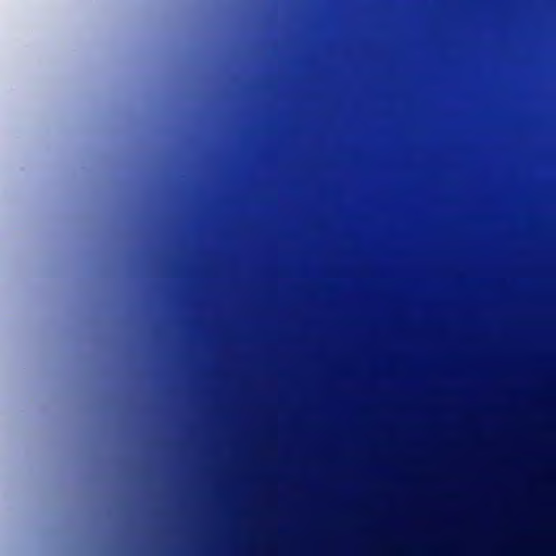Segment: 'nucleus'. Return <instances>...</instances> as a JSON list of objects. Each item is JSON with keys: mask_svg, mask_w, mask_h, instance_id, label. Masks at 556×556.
I'll list each match as a JSON object with an SVG mask.
<instances>
[{"mask_svg": "<svg viewBox=\"0 0 556 556\" xmlns=\"http://www.w3.org/2000/svg\"><path fill=\"white\" fill-rule=\"evenodd\" d=\"M225 215L268 219V374L263 382H268V429H278V0H268V211H225Z\"/></svg>", "mask_w": 556, "mask_h": 556, "instance_id": "f257e3e1", "label": "nucleus"}, {"mask_svg": "<svg viewBox=\"0 0 556 556\" xmlns=\"http://www.w3.org/2000/svg\"><path fill=\"white\" fill-rule=\"evenodd\" d=\"M282 80V77L280 76V81ZM282 161V108L280 106V162ZM282 191V185L280 184V192ZM279 214H280V240L282 239V220L289 216V215H293V214H327V215H332L333 214V211H282L280 208L279 211ZM282 274V251L280 250V275ZM282 302L280 301V304ZM282 338V332L280 331V339ZM282 382H290L288 380V377L286 375V372L283 371L282 369V363L280 362V384ZM293 382H301L300 380H294ZM306 382H309L308 380Z\"/></svg>", "mask_w": 556, "mask_h": 556, "instance_id": "f03ea898", "label": "nucleus"}]
</instances>
